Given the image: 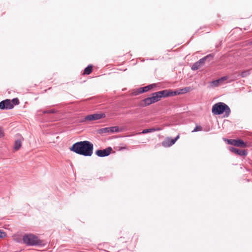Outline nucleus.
Listing matches in <instances>:
<instances>
[{
    "label": "nucleus",
    "mask_w": 252,
    "mask_h": 252,
    "mask_svg": "<svg viewBox=\"0 0 252 252\" xmlns=\"http://www.w3.org/2000/svg\"><path fill=\"white\" fill-rule=\"evenodd\" d=\"M162 129V128L160 127H158L156 128L154 127V128H149V129H145L143 130V131L140 133L145 134L147 133L152 132H154L156 131H160Z\"/></svg>",
    "instance_id": "13"
},
{
    "label": "nucleus",
    "mask_w": 252,
    "mask_h": 252,
    "mask_svg": "<svg viewBox=\"0 0 252 252\" xmlns=\"http://www.w3.org/2000/svg\"><path fill=\"white\" fill-rule=\"evenodd\" d=\"M19 104V99L15 98L12 100L5 99L0 102V109H10L13 108L14 105H18Z\"/></svg>",
    "instance_id": "4"
},
{
    "label": "nucleus",
    "mask_w": 252,
    "mask_h": 252,
    "mask_svg": "<svg viewBox=\"0 0 252 252\" xmlns=\"http://www.w3.org/2000/svg\"><path fill=\"white\" fill-rule=\"evenodd\" d=\"M202 130V127L200 126H196L193 130H192V132H196L198 131H201Z\"/></svg>",
    "instance_id": "21"
},
{
    "label": "nucleus",
    "mask_w": 252,
    "mask_h": 252,
    "mask_svg": "<svg viewBox=\"0 0 252 252\" xmlns=\"http://www.w3.org/2000/svg\"><path fill=\"white\" fill-rule=\"evenodd\" d=\"M156 86V84H153L148 86H147L146 87L141 88L140 89V93H144L148 91L149 90L152 89L153 87H155Z\"/></svg>",
    "instance_id": "16"
},
{
    "label": "nucleus",
    "mask_w": 252,
    "mask_h": 252,
    "mask_svg": "<svg viewBox=\"0 0 252 252\" xmlns=\"http://www.w3.org/2000/svg\"><path fill=\"white\" fill-rule=\"evenodd\" d=\"M112 151L111 147H108L104 150H98L95 152L97 156L100 157H103L109 155Z\"/></svg>",
    "instance_id": "7"
},
{
    "label": "nucleus",
    "mask_w": 252,
    "mask_h": 252,
    "mask_svg": "<svg viewBox=\"0 0 252 252\" xmlns=\"http://www.w3.org/2000/svg\"><path fill=\"white\" fill-rule=\"evenodd\" d=\"M4 135L3 128L1 127H0V138L3 137Z\"/></svg>",
    "instance_id": "25"
},
{
    "label": "nucleus",
    "mask_w": 252,
    "mask_h": 252,
    "mask_svg": "<svg viewBox=\"0 0 252 252\" xmlns=\"http://www.w3.org/2000/svg\"><path fill=\"white\" fill-rule=\"evenodd\" d=\"M105 117V115L103 113L94 114L89 115L86 117V120L92 121L99 120Z\"/></svg>",
    "instance_id": "9"
},
{
    "label": "nucleus",
    "mask_w": 252,
    "mask_h": 252,
    "mask_svg": "<svg viewBox=\"0 0 252 252\" xmlns=\"http://www.w3.org/2000/svg\"><path fill=\"white\" fill-rule=\"evenodd\" d=\"M93 70V66L92 65H88L84 70V74H90Z\"/></svg>",
    "instance_id": "17"
},
{
    "label": "nucleus",
    "mask_w": 252,
    "mask_h": 252,
    "mask_svg": "<svg viewBox=\"0 0 252 252\" xmlns=\"http://www.w3.org/2000/svg\"><path fill=\"white\" fill-rule=\"evenodd\" d=\"M13 240L16 242H19L20 241V239L19 238H17V236H14L13 237Z\"/></svg>",
    "instance_id": "27"
},
{
    "label": "nucleus",
    "mask_w": 252,
    "mask_h": 252,
    "mask_svg": "<svg viewBox=\"0 0 252 252\" xmlns=\"http://www.w3.org/2000/svg\"><path fill=\"white\" fill-rule=\"evenodd\" d=\"M181 94L180 92H178L177 91L175 92H171L169 90H163L161 91H159V94L161 95V98L162 97H166L169 96H173L177 94Z\"/></svg>",
    "instance_id": "10"
},
{
    "label": "nucleus",
    "mask_w": 252,
    "mask_h": 252,
    "mask_svg": "<svg viewBox=\"0 0 252 252\" xmlns=\"http://www.w3.org/2000/svg\"><path fill=\"white\" fill-rule=\"evenodd\" d=\"M102 131L104 132H109L110 131V127H106L102 129Z\"/></svg>",
    "instance_id": "24"
},
{
    "label": "nucleus",
    "mask_w": 252,
    "mask_h": 252,
    "mask_svg": "<svg viewBox=\"0 0 252 252\" xmlns=\"http://www.w3.org/2000/svg\"><path fill=\"white\" fill-rule=\"evenodd\" d=\"M230 151L238 155L246 156L247 154V151L245 150H239L234 147H231Z\"/></svg>",
    "instance_id": "12"
},
{
    "label": "nucleus",
    "mask_w": 252,
    "mask_h": 252,
    "mask_svg": "<svg viewBox=\"0 0 252 252\" xmlns=\"http://www.w3.org/2000/svg\"><path fill=\"white\" fill-rule=\"evenodd\" d=\"M23 241L24 244L28 246L40 245L42 242L35 235L32 234H26L23 236Z\"/></svg>",
    "instance_id": "3"
},
{
    "label": "nucleus",
    "mask_w": 252,
    "mask_h": 252,
    "mask_svg": "<svg viewBox=\"0 0 252 252\" xmlns=\"http://www.w3.org/2000/svg\"><path fill=\"white\" fill-rule=\"evenodd\" d=\"M250 74V71L249 70H245L241 72V75L242 77H245L249 75Z\"/></svg>",
    "instance_id": "20"
},
{
    "label": "nucleus",
    "mask_w": 252,
    "mask_h": 252,
    "mask_svg": "<svg viewBox=\"0 0 252 252\" xmlns=\"http://www.w3.org/2000/svg\"><path fill=\"white\" fill-rule=\"evenodd\" d=\"M179 135H178L175 138L172 139L170 137H166L162 142V145L164 147H169L175 144L176 141L179 139Z\"/></svg>",
    "instance_id": "5"
},
{
    "label": "nucleus",
    "mask_w": 252,
    "mask_h": 252,
    "mask_svg": "<svg viewBox=\"0 0 252 252\" xmlns=\"http://www.w3.org/2000/svg\"><path fill=\"white\" fill-rule=\"evenodd\" d=\"M6 233L1 230H0V238H3L5 237Z\"/></svg>",
    "instance_id": "23"
},
{
    "label": "nucleus",
    "mask_w": 252,
    "mask_h": 252,
    "mask_svg": "<svg viewBox=\"0 0 252 252\" xmlns=\"http://www.w3.org/2000/svg\"><path fill=\"white\" fill-rule=\"evenodd\" d=\"M143 101L144 102L145 106H148L152 103L156 102L153 96H152L150 97L145 98Z\"/></svg>",
    "instance_id": "15"
},
{
    "label": "nucleus",
    "mask_w": 252,
    "mask_h": 252,
    "mask_svg": "<svg viewBox=\"0 0 252 252\" xmlns=\"http://www.w3.org/2000/svg\"><path fill=\"white\" fill-rule=\"evenodd\" d=\"M55 112V110L52 109L49 111H45L43 112V113H54Z\"/></svg>",
    "instance_id": "26"
},
{
    "label": "nucleus",
    "mask_w": 252,
    "mask_h": 252,
    "mask_svg": "<svg viewBox=\"0 0 252 252\" xmlns=\"http://www.w3.org/2000/svg\"><path fill=\"white\" fill-rule=\"evenodd\" d=\"M228 76H226L222 77L218 80L213 81L211 82V85L214 87H217L219 85L222 84L224 81H226L228 79Z\"/></svg>",
    "instance_id": "11"
},
{
    "label": "nucleus",
    "mask_w": 252,
    "mask_h": 252,
    "mask_svg": "<svg viewBox=\"0 0 252 252\" xmlns=\"http://www.w3.org/2000/svg\"><path fill=\"white\" fill-rule=\"evenodd\" d=\"M227 142L229 144L235 146L245 148L247 147V144L241 139H231L227 140Z\"/></svg>",
    "instance_id": "6"
},
{
    "label": "nucleus",
    "mask_w": 252,
    "mask_h": 252,
    "mask_svg": "<svg viewBox=\"0 0 252 252\" xmlns=\"http://www.w3.org/2000/svg\"><path fill=\"white\" fill-rule=\"evenodd\" d=\"M251 44H252V41L251 42Z\"/></svg>",
    "instance_id": "28"
},
{
    "label": "nucleus",
    "mask_w": 252,
    "mask_h": 252,
    "mask_svg": "<svg viewBox=\"0 0 252 252\" xmlns=\"http://www.w3.org/2000/svg\"><path fill=\"white\" fill-rule=\"evenodd\" d=\"M152 96L156 102L159 101L161 99V95L159 94V92L153 93L152 94Z\"/></svg>",
    "instance_id": "18"
},
{
    "label": "nucleus",
    "mask_w": 252,
    "mask_h": 252,
    "mask_svg": "<svg viewBox=\"0 0 252 252\" xmlns=\"http://www.w3.org/2000/svg\"><path fill=\"white\" fill-rule=\"evenodd\" d=\"M94 145L89 141L76 142L70 148V150L86 157H90L93 154Z\"/></svg>",
    "instance_id": "1"
},
{
    "label": "nucleus",
    "mask_w": 252,
    "mask_h": 252,
    "mask_svg": "<svg viewBox=\"0 0 252 252\" xmlns=\"http://www.w3.org/2000/svg\"><path fill=\"white\" fill-rule=\"evenodd\" d=\"M212 112L214 115H220L225 112L229 115L230 110L229 107L223 102H218L215 104L212 109Z\"/></svg>",
    "instance_id": "2"
},
{
    "label": "nucleus",
    "mask_w": 252,
    "mask_h": 252,
    "mask_svg": "<svg viewBox=\"0 0 252 252\" xmlns=\"http://www.w3.org/2000/svg\"><path fill=\"white\" fill-rule=\"evenodd\" d=\"M110 131L111 132H118L121 131V129L117 126L110 127Z\"/></svg>",
    "instance_id": "19"
},
{
    "label": "nucleus",
    "mask_w": 252,
    "mask_h": 252,
    "mask_svg": "<svg viewBox=\"0 0 252 252\" xmlns=\"http://www.w3.org/2000/svg\"><path fill=\"white\" fill-rule=\"evenodd\" d=\"M24 140V138L23 137L19 139H17L15 141L14 144V150L15 151L18 150L22 146V142Z\"/></svg>",
    "instance_id": "14"
},
{
    "label": "nucleus",
    "mask_w": 252,
    "mask_h": 252,
    "mask_svg": "<svg viewBox=\"0 0 252 252\" xmlns=\"http://www.w3.org/2000/svg\"><path fill=\"white\" fill-rule=\"evenodd\" d=\"M190 90V88H186L184 89H182L181 91H182V92L181 93H187L188 92H189V91Z\"/></svg>",
    "instance_id": "22"
},
{
    "label": "nucleus",
    "mask_w": 252,
    "mask_h": 252,
    "mask_svg": "<svg viewBox=\"0 0 252 252\" xmlns=\"http://www.w3.org/2000/svg\"><path fill=\"white\" fill-rule=\"evenodd\" d=\"M208 57V56H206L200 60H199L198 61L194 63L193 64V65L191 66V69L193 70H195L199 68H200L205 63L207 58Z\"/></svg>",
    "instance_id": "8"
}]
</instances>
